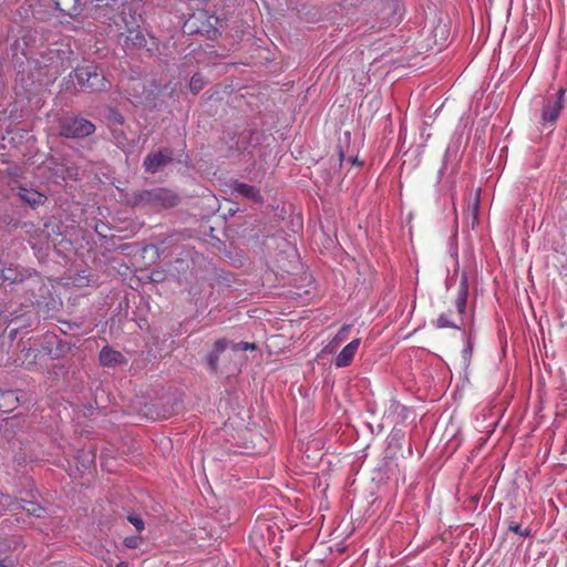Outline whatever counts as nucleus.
I'll return each mask as SVG.
<instances>
[{
	"label": "nucleus",
	"instance_id": "16",
	"mask_svg": "<svg viewBox=\"0 0 567 567\" xmlns=\"http://www.w3.org/2000/svg\"><path fill=\"white\" fill-rule=\"evenodd\" d=\"M204 87V79L200 74L196 73L192 76L189 82L190 91L196 94Z\"/></svg>",
	"mask_w": 567,
	"mask_h": 567
},
{
	"label": "nucleus",
	"instance_id": "22",
	"mask_svg": "<svg viewBox=\"0 0 567 567\" xmlns=\"http://www.w3.org/2000/svg\"><path fill=\"white\" fill-rule=\"evenodd\" d=\"M218 360H219V354L215 353V352H212L208 354L207 357V361H208V364L210 367V369L213 371H216L217 368H218Z\"/></svg>",
	"mask_w": 567,
	"mask_h": 567
},
{
	"label": "nucleus",
	"instance_id": "17",
	"mask_svg": "<svg viewBox=\"0 0 567 567\" xmlns=\"http://www.w3.org/2000/svg\"><path fill=\"white\" fill-rule=\"evenodd\" d=\"M436 327L440 328V329H443V328H455V329H460V327L457 324H455L453 321L450 320L449 316L443 313L441 315L437 320H436Z\"/></svg>",
	"mask_w": 567,
	"mask_h": 567
},
{
	"label": "nucleus",
	"instance_id": "27",
	"mask_svg": "<svg viewBox=\"0 0 567 567\" xmlns=\"http://www.w3.org/2000/svg\"><path fill=\"white\" fill-rule=\"evenodd\" d=\"M94 462V455H91V460L89 461L90 465Z\"/></svg>",
	"mask_w": 567,
	"mask_h": 567
},
{
	"label": "nucleus",
	"instance_id": "2",
	"mask_svg": "<svg viewBox=\"0 0 567 567\" xmlns=\"http://www.w3.org/2000/svg\"><path fill=\"white\" fill-rule=\"evenodd\" d=\"M124 27L120 28L118 43L125 51H133L142 49L146 45L147 41L141 25L135 16L130 19L123 18Z\"/></svg>",
	"mask_w": 567,
	"mask_h": 567
},
{
	"label": "nucleus",
	"instance_id": "28",
	"mask_svg": "<svg viewBox=\"0 0 567 567\" xmlns=\"http://www.w3.org/2000/svg\"><path fill=\"white\" fill-rule=\"evenodd\" d=\"M0 567H6L2 563H0Z\"/></svg>",
	"mask_w": 567,
	"mask_h": 567
},
{
	"label": "nucleus",
	"instance_id": "4",
	"mask_svg": "<svg viewBox=\"0 0 567 567\" xmlns=\"http://www.w3.org/2000/svg\"><path fill=\"white\" fill-rule=\"evenodd\" d=\"M135 203L150 205L156 209L172 208L178 205L179 197L173 190L156 188L138 193L135 197Z\"/></svg>",
	"mask_w": 567,
	"mask_h": 567
},
{
	"label": "nucleus",
	"instance_id": "8",
	"mask_svg": "<svg viewBox=\"0 0 567 567\" xmlns=\"http://www.w3.org/2000/svg\"><path fill=\"white\" fill-rule=\"evenodd\" d=\"M173 161L172 150L164 148L154 153H150L143 162V167L147 173H156L162 167L166 166Z\"/></svg>",
	"mask_w": 567,
	"mask_h": 567
},
{
	"label": "nucleus",
	"instance_id": "14",
	"mask_svg": "<svg viewBox=\"0 0 567 567\" xmlns=\"http://www.w3.org/2000/svg\"><path fill=\"white\" fill-rule=\"evenodd\" d=\"M351 328H352V324H343L340 328V330L338 331V333L334 336V338L332 339L330 346L337 347V346L341 344L342 342H344L349 338Z\"/></svg>",
	"mask_w": 567,
	"mask_h": 567
},
{
	"label": "nucleus",
	"instance_id": "6",
	"mask_svg": "<svg viewBox=\"0 0 567 567\" xmlns=\"http://www.w3.org/2000/svg\"><path fill=\"white\" fill-rule=\"evenodd\" d=\"M95 132V125L83 117L64 118L60 123V135L66 138H83Z\"/></svg>",
	"mask_w": 567,
	"mask_h": 567
},
{
	"label": "nucleus",
	"instance_id": "10",
	"mask_svg": "<svg viewBox=\"0 0 567 567\" xmlns=\"http://www.w3.org/2000/svg\"><path fill=\"white\" fill-rule=\"evenodd\" d=\"M231 194L251 199L255 203L261 202V195L258 188L246 183L235 182L231 184Z\"/></svg>",
	"mask_w": 567,
	"mask_h": 567
},
{
	"label": "nucleus",
	"instance_id": "21",
	"mask_svg": "<svg viewBox=\"0 0 567 567\" xmlns=\"http://www.w3.org/2000/svg\"><path fill=\"white\" fill-rule=\"evenodd\" d=\"M228 346V342L226 339H218L215 343H214V351L215 353L219 354L221 353L223 351L226 350Z\"/></svg>",
	"mask_w": 567,
	"mask_h": 567
},
{
	"label": "nucleus",
	"instance_id": "3",
	"mask_svg": "<svg viewBox=\"0 0 567 567\" xmlns=\"http://www.w3.org/2000/svg\"><path fill=\"white\" fill-rule=\"evenodd\" d=\"M47 59L48 65L54 69L56 74L62 73L71 66L74 60V52L69 41L54 42L43 53Z\"/></svg>",
	"mask_w": 567,
	"mask_h": 567
},
{
	"label": "nucleus",
	"instance_id": "23",
	"mask_svg": "<svg viewBox=\"0 0 567 567\" xmlns=\"http://www.w3.org/2000/svg\"><path fill=\"white\" fill-rule=\"evenodd\" d=\"M128 520L137 532H142L144 529V522L140 516H128Z\"/></svg>",
	"mask_w": 567,
	"mask_h": 567
},
{
	"label": "nucleus",
	"instance_id": "25",
	"mask_svg": "<svg viewBox=\"0 0 567 567\" xmlns=\"http://www.w3.org/2000/svg\"><path fill=\"white\" fill-rule=\"evenodd\" d=\"M116 567H130L126 561H121L116 565Z\"/></svg>",
	"mask_w": 567,
	"mask_h": 567
},
{
	"label": "nucleus",
	"instance_id": "9",
	"mask_svg": "<svg viewBox=\"0 0 567 567\" xmlns=\"http://www.w3.org/2000/svg\"><path fill=\"white\" fill-rule=\"evenodd\" d=\"M361 339L357 338L349 342L334 358V365L337 368H344L351 364L353 358L359 349Z\"/></svg>",
	"mask_w": 567,
	"mask_h": 567
},
{
	"label": "nucleus",
	"instance_id": "12",
	"mask_svg": "<svg viewBox=\"0 0 567 567\" xmlns=\"http://www.w3.org/2000/svg\"><path fill=\"white\" fill-rule=\"evenodd\" d=\"M467 296H468V281L467 276L464 274L461 277L457 290V297L455 300V307L460 316L465 315L466 305H467Z\"/></svg>",
	"mask_w": 567,
	"mask_h": 567
},
{
	"label": "nucleus",
	"instance_id": "7",
	"mask_svg": "<svg viewBox=\"0 0 567 567\" xmlns=\"http://www.w3.org/2000/svg\"><path fill=\"white\" fill-rule=\"evenodd\" d=\"M17 508L24 509L28 515L34 517H43L45 514V508L37 502L24 499L17 501L10 495L0 494V515L6 511H13Z\"/></svg>",
	"mask_w": 567,
	"mask_h": 567
},
{
	"label": "nucleus",
	"instance_id": "15",
	"mask_svg": "<svg viewBox=\"0 0 567 567\" xmlns=\"http://www.w3.org/2000/svg\"><path fill=\"white\" fill-rule=\"evenodd\" d=\"M76 0H54L55 7L61 12H64L66 14H71V11L75 7Z\"/></svg>",
	"mask_w": 567,
	"mask_h": 567
},
{
	"label": "nucleus",
	"instance_id": "24",
	"mask_svg": "<svg viewBox=\"0 0 567 567\" xmlns=\"http://www.w3.org/2000/svg\"><path fill=\"white\" fill-rule=\"evenodd\" d=\"M508 530L515 533V534H518L520 536H528L529 535V530L528 529H522V526L519 524H512L508 526Z\"/></svg>",
	"mask_w": 567,
	"mask_h": 567
},
{
	"label": "nucleus",
	"instance_id": "19",
	"mask_svg": "<svg viewBox=\"0 0 567 567\" xmlns=\"http://www.w3.org/2000/svg\"><path fill=\"white\" fill-rule=\"evenodd\" d=\"M123 543L127 548L135 549L141 545V537L128 536L124 538Z\"/></svg>",
	"mask_w": 567,
	"mask_h": 567
},
{
	"label": "nucleus",
	"instance_id": "11",
	"mask_svg": "<svg viewBox=\"0 0 567 567\" xmlns=\"http://www.w3.org/2000/svg\"><path fill=\"white\" fill-rule=\"evenodd\" d=\"M100 362L104 367H116L122 363H125L124 355L111 347H104L100 351Z\"/></svg>",
	"mask_w": 567,
	"mask_h": 567
},
{
	"label": "nucleus",
	"instance_id": "18",
	"mask_svg": "<svg viewBox=\"0 0 567 567\" xmlns=\"http://www.w3.org/2000/svg\"><path fill=\"white\" fill-rule=\"evenodd\" d=\"M167 271L165 269H153L150 275V279L153 282H162L166 279Z\"/></svg>",
	"mask_w": 567,
	"mask_h": 567
},
{
	"label": "nucleus",
	"instance_id": "13",
	"mask_svg": "<svg viewBox=\"0 0 567 567\" xmlns=\"http://www.w3.org/2000/svg\"><path fill=\"white\" fill-rule=\"evenodd\" d=\"M18 194L22 200L32 207L42 205L47 200V196L44 194L34 189H28L25 187H20Z\"/></svg>",
	"mask_w": 567,
	"mask_h": 567
},
{
	"label": "nucleus",
	"instance_id": "26",
	"mask_svg": "<svg viewBox=\"0 0 567 567\" xmlns=\"http://www.w3.org/2000/svg\"><path fill=\"white\" fill-rule=\"evenodd\" d=\"M399 6H400V4H399V2H392V8H393V9H395V10H396V9L399 8Z\"/></svg>",
	"mask_w": 567,
	"mask_h": 567
},
{
	"label": "nucleus",
	"instance_id": "5",
	"mask_svg": "<svg viewBox=\"0 0 567 567\" xmlns=\"http://www.w3.org/2000/svg\"><path fill=\"white\" fill-rule=\"evenodd\" d=\"M565 94L566 89L560 87L558 92L554 95H549L544 101L542 116H540V125L542 130L549 128L550 132L554 130L555 124L565 107Z\"/></svg>",
	"mask_w": 567,
	"mask_h": 567
},
{
	"label": "nucleus",
	"instance_id": "20",
	"mask_svg": "<svg viewBox=\"0 0 567 567\" xmlns=\"http://www.w3.org/2000/svg\"><path fill=\"white\" fill-rule=\"evenodd\" d=\"M254 350L256 349V346L255 343H249V342H238V343H234L233 344V350L234 351H243V350Z\"/></svg>",
	"mask_w": 567,
	"mask_h": 567
},
{
	"label": "nucleus",
	"instance_id": "1",
	"mask_svg": "<svg viewBox=\"0 0 567 567\" xmlns=\"http://www.w3.org/2000/svg\"><path fill=\"white\" fill-rule=\"evenodd\" d=\"M83 91L100 92L107 89V80L101 68L95 63L79 65L71 73Z\"/></svg>",
	"mask_w": 567,
	"mask_h": 567
}]
</instances>
